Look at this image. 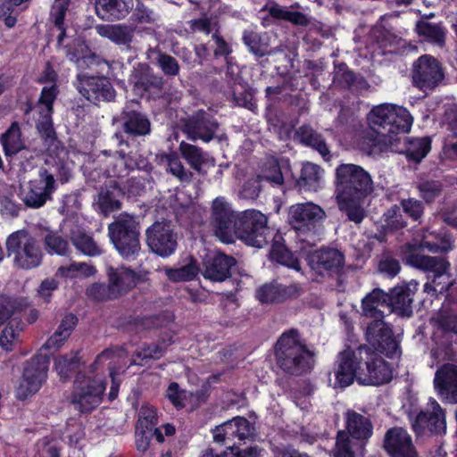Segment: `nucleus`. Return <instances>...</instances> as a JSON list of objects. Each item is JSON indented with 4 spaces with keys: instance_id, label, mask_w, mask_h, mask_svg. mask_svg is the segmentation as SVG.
Wrapping results in <instances>:
<instances>
[{
    "instance_id": "nucleus-19",
    "label": "nucleus",
    "mask_w": 457,
    "mask_h": 457,
    "mask_svg": "<svg viewBox=\"0 0 457 457\" xmlns=\"http://www.w3.org/2000/svg\"><path fill=\"white\" fill-rule=\"evenodd\" d=\"M56 188L54 176L46 168L41 167L37 176L21 189V200L27 207L37 209L52 200V195Z\"/></svg>"
},
{
    "instance_id": "nucleus-12",
    "label": "nucleus",
    "mask_w": 457,
    "mask_h": 457,
    "mask_svg": "<svg viewBox=\"0 0 457 457\" xmlns=\"http://www.w3.org/2000/svg\"><path fill=\"white\" fill-rule=\"evenodd\" d=\"M326 217L325 211L312 202L293 204L288 211V222L302 241L314 240Z\"/></svg>"
},
{
    "instance_id": "nucleus-50",
    "label": "nucleus",
    "mask_w": 457,
    "mask_h": 457,
    "mask_svg": "<svg viewBox=\"0 0 457 457\" xmlns=\"http://www.w3.org/2000/svg\"><path fill=\"white\" fill-rule=\"evenodd\" d=\"M59 95V88L56 84L50 87H44L41 90L37 104L41 108L40 114L43 118H51L54 113V103Z\"/></svg>"
},
{
    "instance_id": "nucleus-36",
    "label": "nucleus",
    "mask_w": 457,
    "mask_h": 457,
    "mask_svg": "<svg viewBox=\"0 0 457 457\" xmlns=\"http://www.w3.org/2000/svg\"><path fill=\"white\" fill-rule=\"evenodd\" d=\"M65 48L67 59L74 62L79 71L91 70L93 64H100L99 55L92 53L83 41L74 42L72 45L65 46Z\"/></svg>"
},
{
    "instance_id": "nucleus-13",
    "label": "nucleus",
    "mask_w": 457,
    "mask_h": 457,
    "mask_svg": "<svg viewBox=\"0 0 457 457\" xmlns=\"http://www.w3.org/2000/svg\"><path fill=\"white\" fill-rule=\"evenodd\" d=\"M234 235L245 245L262 248L273 239L268 218L260 211L250 209L237 216Z\"/></svg>"
},
{
    "instance_id": "nucleus-18",
    "label": "nucleus",
    "mask_w": 457,
    "mask_h": 457,
    "mask_svg": "<svg viewBox=\"0 0 457 457\" xmlns=\"http://www.w3.org/2000/svg\"><path fill=\"white\" fill-rule=\"evenodd\" d=\"M134 95L141 99L158 100L165 94V80L155 73L149 64L139 62L134 67L129 79Z\"/></svg>"
},
{
    "instance_id": "nucleus-3",
    "label": "nucleus",
    "mask_w": 457,
    "mask_h": 457,
    "mask_svg": "<svg viewBox=\"0 0 457 457\" xmlns=\"http://www.w3.org/2000/svg\"><path fill=\"white\" fill-rule=\"evenodd\" d=\"M426 248L431 253H447L453 249V240L446 233H437L427 230L423 233L419 244L406 243L402 246V255L405 262L414 268L432 274V282L436 283L437 278L447 273L450 263L440 256H428L420 254L419 250ZM431 276L428 275V278Z\"/></svg>"
},
{
    "instance_id": "nucleus-44",
    "label": "nucleus",
    "mask_w": 457,
    "mask_h": 457,
    "mask_svg": "<svg viewBox=\"0 0 457 457\" xmlns=\"http://www.w3.org/2000/svg\"><path fill=\"white\" fill-rule=\"evenodd\" d=\"M80 366L79 352L71 355H61L54 360V368L63 382L69 380Z\"/></svg>"
},
{
    "instance_id": "nucleus-14",
    "label": "nucleus",
    "mask_w": 457,
    "mask_h": 457,
    "mask_svg": "<svg viewBox=\"0 0 457 457\" xmlns=\"http://www.w3.org/2000/svg\"><path fill=\"white\" fill-rule=\"evenodd\" d=\"M115 150H103L101 154L106 157L105 173L110 178L123 179L135 170H144L149 165L148 159L140 149L120 145L114 142Z\"/></svg>"
},
{
    "instance_id": "nucleus-27",
    "label": "nucleus",
    "mask_w": 457,
    "mask_h": 457,
    "mask_svg": "<svg viewBox=\"0 0 457 457\" xmlns=\"http://www.w3.org/2000/svg\"><path fill=\"white\" fill-rule=\"evenodd\" d=\"M383 448L390 457H419L411 436L401 427L389 428L386 432Z\"/></svg>"
},
{
    "instance_id": "nucleus-55",
    "label": "nucleus",
    "mask_w": 457,
    "mask_h": 457,
    "mask_svg": "<svg viewBox=\"0 0 457 457\" xmlns=\"http://www.w3.org/2000/svg\"><path fill=\"white\" fill-rule=\"evenodd\" d=\"M168 170L181 182H189L193 178V173L187 170L181 163L179 154L176 152H170L165 156Z\"/></svg>"
},
{
    "instance_id": "nucleus-47",
    "label": "nucleus",
    "mask_w": 457,
    "mask_h": 457,
    "mask_svg": "<svg viewBox=\"0 0 457 457\" xmlns=\"http://www.w3.org/2000/svg\"><path fill=\"white\" fill-rule=\"evenodd\" d=\"M416 31L419 36L423 37L427 41L432 44L438 46L445 45V32L438 24L421 21L416 24Z\"/></svg>"
},
{
    "instance_id": "nucleus-62",
    "label": "nucleus",
    "mask_w": 457,
    "mask_h": 457,
    "mask_svg": "<svg viewBox=\"0 0 457 457\" xmlns=\"http://www.w3.org/2000/svg\"><path fill=\"white\" fill-rule=\"evenodd\" d=\"M166 396L177 410L185 408L186 390L181 389L177 382H171L169 385Z\"/></svg>"
},
{
    "instance_id": "nucleus-26",
    "label": "nucleus",
    "mask_w": 457,
    "mask_h": 457,
    "mask_svg": "<svg viewBox=\"0 0 457 457\" xmlns=\"http://www.w3.org/2000/svg\"><path fill=\"white\" fill-rule=\"evenodd\" d=\"M412 428L416 433L428 429L432 435H445L446 433L445 411L436 400L430 398L426 409L417 415Z\"/></svg>"
},
{
    "instance_id": "nucleus-46",
    "label": "nucleus",
    "mask_w": 457,
    "mask_h": 457,
    "mask_svg": "<svg viewBox=\"0 0 457 457\" xmlns=\"http://www.w3.org/2000/svg\"><path fill=\"white\" fill-rule=\"evenodd\" d=\"M298 287H258L255 292V297L262 304L279 303L287 300L290 296L287 289H295Z\"/></svg>"
},
{
    "instance_id": "nucleus-63",
    "label": "nucleus",
    "mask_w": 457,
    "mask_h": 457,
    "mask_svg": "<svg viewBox=\"0 0 457 457\" xmlns=\"http://www.w3.org/2000/svg\"><path fill=\"white\" fill-rule=\"evenodd\" d=\"M164 346L158 343L144 344L137 352V356L141 360H159L165 353Z\"/></svg>"
},
{
    "instance_id": "nucleus-28",
    "label": "nucleus",
    "mask_w": 457,
    "mask_h": 457,
    "mask_svg": "<svg viewBox=\"0 0 457 457\" xmlns=\"http://www.w3.org/2000/svg\"><path fill=\"white\" fill-rule=\"evenodd\" d=\"M433 383L443 403L457 404V365L445 363L440 366L435 373Z\"/></svg>"
},
{
    "instance_id": "nucleus-22",
    "label": "nucleus",
    "mask_w": 457,
    "mask_h": 457,
    "mask_svg": "<svg viewBox=\"0 0 457 457\" xmlns=\"http://www.w3.org/2000/svg\"><path fill=\"white\" fill-rule=\"evenodd\" d=\"M146 243L156 255L167 258L178 247V234L170 221H155L145 231Z\"/></svg>"
},
{
    "instance_id": "nucleus-59",
    "label": "nucleus",
    "mask_w": 457,
    "mask_h": 457,
    "mask_svg": "<svg viewBox=\"0 0 457 457\" xmlns=\"http://www.w3.org/2000/svg\"><path fill=\"white\" fill-rule=\"evenodd\" d=\"M99 206L104 212H112L120 209L121 203L114 191L106 189L101 192L98 200Z\"/></svg>"
},
{
    "instance_id": "nucleus-60",
    "label": "nucleus",
    "mask_w": 457,
    "mask_h": 457,
    "mask_svg": "<svg viewBox=\"0 0 457 457\" xmlns=\"http://www.w3.org/2000/svg\"><path fill=\"white\" fill-rule=\"evenodd\" d=\"M130 21L133 24H151L154 21V12L142 2H137L134 9Z\"/></svg>"
},
{
    "instance_id": "nucleus-53",
    "label": "nucleus",
    "mask_w": 457,
    "mask_h": 457,
    "mask_svg": "<svg viewBox=\"0 0 457 457\" xmlns=\"http://www.w3.org/2000/svg\"><path fill=\"white\" fill-rule=\"evenodd\" d=\"M43 119H44V121H42L37 126L41 138H42L45 145L47 146L48 151H51L52 148H54V150H58L59 147L61 146L62 143L58 139L56 131L53 126L52 117L51 118H43Z\"/></svg>"
},
{
    "instance_id": "nucleus-64",
    "label": "nucleus",
    "mask_w": 457,
    "mask_h": 457,
    "mask_svg": "<svg viewBox=\"0 0 457 457\" xmlns=\"http://www.w3.org/2000/svg\"><path fill=\"white\" fill-rule=\"evenodd\" d=\"M81 207V194L79 191L66 194L62 197V212L66 214L76 213Z\"/></svg>"
},
{
    "instance_id": "nucleus-17",
    "label": "nucleus",
    "mask_w": 457,
    "mask_h": 457,
    "mask_svg": "<svg viewBox=\"0 0 457 457\" xmlns=\"http://www.w3.org/2000/svg\"><path fill=\"white\" fill-rule=\"evenodd\" d=\"M74 85L79 93L94 104L99 102H112L116 96L110 79L104 75L95 74L92 69L79 71Z\"/></svg>"
},
{
    "instance_id": "nucleus-48",
    "label": "nucleus",
    "mask_w": 457,
    "mask_h": 457,
    "mask_svg": "<svg viewBox=\"0 0 457 457\" xmlns=\"http://www.w3.org/2000/svg\"><path fill=\"white\" fill-rule=\"evenodd\" d=\"M165 273L169 280L171 282H188L196 278L199 273V267L196 262L192 260L186 265L179 268L167 269Z\"/></svg>"
},
{
    "instance_id": "nucleus-7",
    "label": "nucleus",
    "mask_w": 457,
    "mask_h": 457,
    "mask_svg": "<svg viewBox=\"0 0 457 457\" xmlns=\"http://www.w3.org/2000/svg\"><path fill=\"white\" fill-rule=\"evenodd\" d=\"M383 312L373 306V386L388 383L392 379V369L377 353L392 358L397 353L398 345L391 328L383 320Z\"/></svg>"
},
{
    "instance_id": "nucleus-54",
    "label": "nucleus",
    "mask_w": 457,
    "mask_h": 457,
    "mask_svg": "<svg viewBox=\"0 0 457 457\" xmlns=\"http://www.w3.org/2000/svg\"><path fill=\"white\" fill-rule=\"evenodd\" d=\"M154 63L167 78L173 79L179 74L178 60L169 54L159 51Z\"/></svg>"
},
{
    "instance_id": "nucleus-16",
    "label": "nucleus",
    "mask_w": 457,
    "mask_h": 457,
    "mask_svg": "<svg viewBox=\"0 0 457 457\" xmlns=\"http://www.w3.org/2000/svg\"><path fill=\"white\" fill-rule=\"evenodd\" d=\"M203 276L214 283H221L227 278H230L237 286L253 282V277L239 268L237 259L223 253H219L204 262Z\"/></svg>"
},
{
    "instance_id": "nucleus-61",
    "label": "nucleus",
    "mask_w": 457,
    "mask_h": 457,
    "mask_svg": "<svg viewBox=\"0 0 457 457\" xmlns=\"http://www.w3.org/2000/svg\"><path fill=\"white\" fill-rule=\"evenodd\" d=\"M235 429L237 432V438L239 441L253 438L254 436L255 428L246 418L243 416L234 417Z\"/></svg>"
},
{
    "instance_id": "nucleus-41",
    "label": "nucleus",
    "mask_w": 457,
    "mask_h": 457,
    "mask_svg": "<svg viewBox=\"0 0 457 457\" xmlns=\"http://www.w3.org/2000/svg\"><path fill=\"white\" fill-rule=\"evenodd\" d=\"M179 150L181 157L191 169L199 174L203 173V166L207 163L208 155L201 147L182 141L179 145Z\"/></svg>"
},
{
    "instance_id": "nucleus-20",
    "label": "nucleus",
    "mask_w": 457,
    "mask_h": 457,
    "mask_svg": "<svg viewBox=\"0 0 457 457\" xmlns=\"http://www.w3.org/2000/svg\"><path fill=\"white\" fill-rule=\"evenodd\" d=\"M49 363V357L44 354H36L26 361L16 392L18 399L25 400L41 388L47 378Z\"/></svg>"
},
{
    "instance_id": "nucleus-29",
    "label": "nucleus",
    "mask_w": 457,
    "mask_h": 457,
    "mask_svg": "<svg viewBox=\"0 0 457 457\" xmlns=\"http://www.w3.org/2000/svg\"><path fill=\"white\" fill-rule=\"evenodd\" d=\"M104 273L108 281L107 286H138L145 283L148 279V272L136 270L126 265L106 264ZM91 286H106V284L95 282Z\"/></svg>"
},
{
    "instance_id": "nucleus-24",
    "label": "nucleus",
    "mask_w": 457,
    "mask_h": 457,
    "mask_svg": "<svg viewBox=\"0 0 457 457\" xmlns=\"http://www.w3.org/2000/svg\"><path fill=\"white\" fill-rule=\"evenodd\" d=\"M174 320V312L170 310H164L158 314L151 316L135 317L129 320V324L133 325L137 332L165 328L160 335L157 343L164 346L166 350L169 345L174 343L175 333L169 328L173 324Z\"/></svg>"
},
{
    "instance_id": "nucleus-6",
    "label": "nucleus",
    "mask_w": 457,
    "mask_h": 457,
    "mask_svg": "<svg viewBox=\"0 0 457 457\" xmlns=\"http://www.w3.org/2000/svg\"><path fill=\"white\" fill-rule=\"evenodd\" d=\"M335 371L337 384L340 387L349 386L356 380L360 385H371V346L360 345L355 351L347 347L337 358Z\"/></svg>"
},
{
    "instance_id": "nucleus-42",
    "label": "nucleus",
    "mask_w": 457,
    "mask_h": 457,
    "mask_svg": "<svg viewBox=\"0 0 457 457\" xmlns=\"http://www.w3.org/2000/svg\"><path fill=\"white\" fill-rule=\"evenodd\" d=\"M320 167L312 162H305L301 169L300 176L295 179L299 190L317 191L320 187Z\"/></svg>"
},
{
    "instance_id": "nucleus-35",
    "label": "nucleus",
    "mask_w": 457,
    "mask_h": 457,
    "mask_svg": "<svg viewBox=\"0 0 457 457\" xmlns=\"http://www.w3.org/2000/svg\"><path fill=\"white\" fill-rule=\"evenodd\" d=\"M226 77L228 78V83L231 88L236 104L251 111L253 110L256 104L253 102V96L247 82L244 81L239 74H234L232 66H228Z\"/></svg>"
},
{
    "instance_id": "nucleus-9",
    "label": "nucleus",
    "mask_w": 457,
    "mask_h": 457,
    "mask_svg": "<svg viewBox=\"0 0 457 457\" xmlns=\"http://www.w3.org/2000/svg\"><path fill=\"white\" fill-rule=\"evenodd\" d=\"M8 257L18 269L31 270L42 263L43 252L39 242L26 230L10 234L5 242Z\"/></svg>"
},
{
    "instance_id": "nucleus-32",
    "label": "nucleus",
    "mask_w": 457,
    "mask_h": 457,
    "mask_svg": "<svg viewBox=\"0 0 457 457\" xmlns=\"http://www.w3.org/2000/svg\"><path fill=\"white\" fill-rule=\"evenodd\" d=\"M0 145L5 158L10 161L21 152L28 149L26 138L19 121H12L7 129L0 135Z\"/></svg>"
},
{
    "instance_id": "nucleus-43",
    "label": "nucleus",
    "mask_w": 457,
    "mask_h": 457,
    "mask_svg": "<svg viewBox=\"0 0 457 457\" xmlns=\"http://www.w3.org/2000/svg\"><path fill=\"white\" fill-rule=\"evenodd\" d=\"M71 240L76 249L85 255L94 257L99 256L103 253L101 247L96 244L93 237L85 231H72L71 234Z\"/></svg>"
},
{
    "instance_id": "nucleus-52",
    "label": "nucleus",
    "mask_w": 457,
    "mask_h": 457,
    "mask_svg": "<svg viewBox=\"0 0 457 457\" xmlns=\"http://www.w3.org/2000/svg\"><path fill=\"white\" fill-rule=\"evenodd\" d=\"M44 245L50 254L66 255L69 252V243L56 231H49L44 237Z\"/></svg>"
},
{
    "instance_id": "nucleus-21",
    "label": "nucleus",
    "mask_w": 457,
    "mask_h": 457,
    "mask_svg": "<svg viewBox=\"0 0 457 457\" xmlns=\"http://www.w3.org/2000/svg\"><path fill=\"white\" fill-rule=\"evenodd\" d=\"M237 220V217L224 197L220 196L212 201L210 223L215 237L220 242H234Z\"/></svg>"
},
{
    "instance_id": "nucleus-45",
    "label": "nucleus",
    "mask_w": 457,
    "mask_h": 457,
    "mask_svg": "<svg viewBox=\"0 0 457 457\" xmlns=\"http://www.w3.org/2000/svg\"><path fill=\"white\" fill-rule=\"evenodd\" d=\"M70 4L67 1L55 2L51 12L53 19L54 29L59 33L57 36V47L63 46V40L66 37V25L64 23L66 12L69 9Z\"/></svg>"
},
{
    "instance_id": "nucleus-37",
    "label": "nucleus",
    "mask_w": 457,
    "mask_h": 457,
    "mask_svg": "<svg viewBox=\"0 0 457 457\" xmlns=\"http://www.w3.org/2000/svg\"><path fill=\"white\" fill-rule=\"evenodd\" d=\"M333 82L345 89L356 93L369 88L368 81L363 77L357 76L345 62L335 64Z\"/></svg>"
},
{
    "instance_id": "nucleus-10",
    "label": "nucleus",
    "mask_w": 457,
    "mask_h": 457,
    "mask_svg": "<svg viewBox=\"0 0 457 457\" xmlns=\"http://www.w3.org/2000/svg\"><path fill=\"white\" fill-rule=\"evenodd\" d=\"M306 262L316 277L335 278L337 286L346 283L344 278L346 272L355 271V268L353 269L352 266L345 268V254L334 247L322 246L309 252L306 255Z\"/></svg>"
},
{
    "instance_id": "nucleus-58",
    "label": "nucleus",
    "mask_w": 457,
    "mask_h": 457,
    "mask_svg": "<svg viewBox=\"0 0 457 457\" xmlns=\"http://www.w3.org/2000/svg\"><path fill=\"white\" fill-rule=\"evenodd\" d=\"M114 189H119V193L127 195L128 197H137L145 192V179L142 177H131L121 187L117 182L113 185Z\"/></svg>"
},
{
    "instance_id": "nucleus-40",
    "label": "nucleus",
    "mask_w": 457,
    "mask_h": 457,
    "mask_svg": "<svg viewBox=\"0 0 457 457\" xmlns=\"http://www.w3.org/2000/svg\"><path fill=\"white\" fill-rule=\"evenodd\" d=\"M365 453L366 448H360L357 442L346 436L344 431L337 433L332 457H364Z\"/></svg>"
},
{
    "instance_id": "nucleus-11",
    "label": "nucleus",
    "mask_w": 457,
    "mask_h": 457,
    "mask_svg": "<svg viewBox=\"0 0 457 457\" xmlns=\"http://www.w3.org/2000/svg\"><path fill=\"white\" fill-rule=\"evenodd\" d=\"M139 223L129 214L120 215L108 226V236L124 259H134L140 252Z\"/></svg>"
},
{
    "instance_id": "nucleus-57",
    "label": "nucleus",
    "mask_w": 457,
    "mask_h": 457,
    "mask_svg": "<svg viewBox=\"0 0 457 457\" xmlns=\"http://www.w3.org/2000/svg\"><path fill=\"white\" fill-rule=\"evenodd\" d=\"M420 197L427 203L431 204L439 197L443 191V185L438 180H425L417 185Z\"/></svg>"
},
{
    "instance_id": "nucleus-51",
    "label": "nucleus",
    "mask_w": 457,
    "mask_h": 457,
    "mask_svg": "<svg viewBox=\"0 0 457 457\" xmlns=\"http://www.w3.org/2000/svg\"><path fill=\"white\" fill-rule=\"evenodd\" d=\"M131 287H87V296L95 302H104L125 295Z\"/></svg>"
},
{
    "instance_id": "nucleus-33",
    "label": "nucleus",
    "mask_w": 457,
    "mask_h": 457,
    "mask_svg": "<svg viewBox=\"0 0 457 457\" xmlns=\"http://www.w3.org/2000/svg\"><path fill=\"white\" fill-rule=\"evenodd\" d=\"M96 32L99 36L109 39L119 46L129 50L131 48L136 27L132 24H102L96 26Z\"/></svg>"
},
{
    "instance_id": "nucleus-49",
    "label": "nucleus",
    "mask_w": 457,
    "mask_h": 457,
    "mask_svg": "<svg viewBox=\"0 0 457 457\" xmlns=\"http://www.w3.org/2000/svg\"><path fill=\"white\" fill-rule=\"evenodd\" d=\"M431 142L428 137L408 139L405 149L407 159L420 162L428 154L431 148Z\"/></svg>"
},
{
    "instance_id": "nucleus-39",
    "label": "nucleus",
    "mask_w": 457,
    "mask_h": 457,
    "mask_svg": "<svg viewBox=\"0 0 457 457\" xmlns=\"http://www.w3.org/2000/svg\"><path fill=\"white\" fill-rule=\"evenodd\" d=\"M242 41L248 52L256 59L271 55L274 51L270 45V37L264 32H258L253 29H245L242 35Z\"/></svg>"
},
{
    "instance_id": "nucleus-4",
    "label": "nucleus",
    "mask_w": 457,
    "mask_h": 457,
    "mask_svg": "<svg viewBox=\"0 0 457 457\" xmlns=\"http://www.w3.org/2000/svg\"><path fill=\"white\" fill-rule=\"evenodd\" d=\"M38 315V311L31 307L27 297L0 295V327L9 320L0 335L2 348L12 351L14 341L25 328L23 319L28 324H32Z\"/></svg>"
},
{
    "instance_id": "nucleus-34",
    "label": "nucleus",
    "mask_w": 457,
    "mask_h": 457,
    "mask_svg": "<svg viewBox=\"0 0 457 457\" xmlns=\"http://www.w3.org/2000/svg\"><path fill=\"white\" fill-rule=\"evenodd\" d=\"M95 9L103 21H120L132 11L133 0H96Z\"/></svg>"
},
{
    "instance_id": "nucleus-2",
    "label": "nucleus",
    "mask_w": 457,
    "mask_h": 457,
    "mask_svg": "<svg viewBox=\"0 0 457 457\" xmlns=\"http://www.w3.org/2000/svg\"><path fill=\"white\" fill-rule=\"evenodd\" d=\"M411 125L405 108L391 104L373 107V156L397 152L399 135L408 133Z\"/></svg>"
},
{
    "instance_id": "nucleus-15",
    "label": "nucleus",
    "mask_w": 457,
    "mask_h": 457,
    "mask_svg": "<svg viewBox=\"0 0 457 457\" xmlns=\"http://www.w3.org/2000/svg\"><path fill=\"white\" fill-rule=\"evenodd\" d=\"M105 389L103 380L79 372L73 381L71 403L80 413H90L102 403Z\"/></svg>"
},
{
    "instance_id": "nucleus-5",
    "label": "nucleus",
    "mask_w": 457,
    "mask_h": 457,
    "mask_svg": "<svg viewBox=\"0 0 457 457\" xmlns=\"http://www.w3.org/2000/svg\"><path fill=\"white\" fill-rule=\"evenodd\" d=\"M274 355L277 367L290 376H303L313 368V354L300 342L296 328L282 333L275 344Z\"/></svg>"
},
{
    "instance_id": "nucleus-31",
    "label": "nucleus",
    "mask_w": 457,
    "mask_h": 457,
    "mask_svg": "<svg viewBox=\"0 0 457 457\" xmlns=\"http://www.w3.org/2000/svg\"><path fill=\"white\" fill-rule=\"evenodd\" d=\"M97 272L94 265L87 262H71L67 265L60 266L50 283L47 279L41 282L40 286H57L75 279H85L93 277Z\"/></svg>"
},
{
    "instance_id": "nucleus-1",
    "label": "nucleus",
    "mask_w": 457,
    "mask_h": 457,
    "mask_svg": "<svg viewBox=\"0 0 457 457\" xmlns=\"http://www.w3.org/2000/svg\"><path fill=\"white\" fill-rule=\"evenodd\" d=\"M371 177L361 166L342 163L336 169V193L338 207L348 220L358 224L365 217L363 201Z\"/></svg>"
},
{
    "instance_id": "nucleus-38",
    "label": "nucleus",
    "mask_w": 457,
    "mask_h": 457,
    "mask_svg": "<svg viewBox=\"0 0 457 457\" xmlns=\"http://www.w3.org/2000/svg\"><path fill=\"white\" fill-rule=\"evenodd\" d=\"M295 137L302 145L317 151L325 162H328L332 158L331 152L323 136L311 126L304 124L299 127L295 131Z\"/></svg>"
},
{
    "instance_id": "nucleus-30",
    "label": "nucleus",
    "mask_w": 457,
    "mask_h": 457,
    "mask_svg": "<svg viewBox=\"0 0 457 457\" xmlns=\"http://www.w3.org/2000/svg\"><path fill=\"white\" fill-rule=\"evenodd\" d=\"M345 429L342 431L346 434V436L356 441L360 448H366L371 436V421L370 419L353 410H347L345 413Z\"/></svg>"
},
{
    "instance_id": "nucleus-56",
    "label": "nucleus",
    "mask_w": 457,
    "mask_h": 457,
    "mask_svg": "<svg viewBox=\"0 0 457 457\" xmlns=\"http://www.w3.org/2000/svg\"><path fill=\"white\" fill-rule=\"evenodd\" d=\"M158 416L156 409L153 406L143 405L138 412L136 428L152 432L157 428Z\"/></svg>"
},
{
    "instance_id": "nucleus-23",
    "label": "nucleus",
    "mask_w": 457,
    "mask_h": 457,
    "mask_svg": "<svg viewBox=\"0 0 457 457\" xmlns=\"http://www.w3.org/2000/svg\"><path fill=\"white\" fill-rule=\"evenodd\" d=\"M217 119L205 110H198L183 120L182 132L191 141H212L219 129Z\"/></svg>"
},
{
    "instance_id": "nucleus-8",
    "label": "nucleus",
    "mask_w": 457,
    "mask_h": 457,
    "mask_svg": "<svg viewBox=\"0 0 457 457\" xmlns=\"http://www.w3.org/2000/svg\"><path fill=\"white\" fill-rule=\"evenodd\" d=\"M117 121L120 125L112 136V140L120 142L122 146L141 150V142H145L153 132L149 114L140 107L135 108L133 104H126L120 111Z\"/></svg>"
},
{
    "instance_id": "nucleus-25",
    "label": "nucleus",
    "mask_w": 457,
    "mask_h": 457,
    "mask_svg": "<svg viewBox=\"0 0 457 457\" xmlns=\"http://www.w3.org/2000/svg\"><path fill=\"white\" fill-rule=\"evenodd\" d=\"M444 79L438 61L431 55L420 56L413 64L412 80L423 91L432 90Z\"/></svg>"
}]
</instances>
